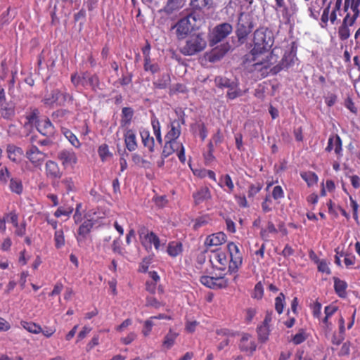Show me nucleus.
<instances>
[{
	"instance_id": "obj_20",
	"label": "nucleus",
	"mask_w": 360,
	"mask_h": 360,
	"mask_svg": "<svg viewBox=\"0 0 360 360\" xmlns=\"http://www.w3.org/2000/svg\"><path fill=\"white\" fill-rule=\"evenodd\" d=\"M140 136L141 138V142L144 147L147 148L149 152L153 153L155 150V140L153 136H150V133L147 129H140Z\"/></svg>"
},
{
	"instance_id": "obj_4",
	"label": "nucleus",
	"mask_w": 360,
	"mask_h": 360,
	"mask_svg": "<svg viewBox=\"0 0 360 360\" xmlns=\"http://www.w3.org/2000/svg\"><path fill=\"white\" fill-rule=\"evenodd\" d=\"M207 46V41L202 33L193 34L189 36L185 44L181 47V53L184 56H193L202 51Z\"/></svg>"
},
{
	"instance_id": "obj_5",
	"label": "nucleus",
	"mask_w": 360,
	"mask_h": 360,
	"mask_svg": "<svg viewBox=\"0 0 360 360\" xmlns=\"http://www.w3.org/2000/svg\"><path fill=\"white\" fill-rule=\"evenodd\" d=\"M138 234L140 243L146 250H151L153 245L157 251L163 250L165 240H161L154 232L148 230L146 226H141L138 230Z\"/></svg>"
},
{
	"instance_id": "obj_64",
	"label": "nucleus",
	"mask_w": 360,
	"mask_h": 360,
	"mask_svg": "<svg viewBox=\"0 0 360 360\" xmlns=\"http://www.w3.org/2000/svg\"><path fill=\"white\" fill-rule=\"evenodd\" d=\"M262 189V186L258 184H252L250 186L249 191H248V196L249 197H253L257 193H258Z\"/></svg>"
},
{
	"instance_id": "obj_49",
	"label": "nucleus",
	"mask_w": 360,
	"mask_h": 360,
	"mask_svg": "<svg viewBox=\"0 0 360 360\" xmlns=\"http://www.w3.org/2000/svg\"><path fill=\"white\" fill-rule=\"evenodd\" d=\"M285 306V296L283 293L281 292L275 299V309L276 311L281 314Z\"/></svg>"
},
{
	"instance_id": "obj_36",
	"label": "nucleus",
	"mask_w": 360,
	"mask_h": 360,
	"mask_svg": "<svg viewBox=\"0 0 360 360\" xmlns=\"http://www.w3.org/2000/svg\"><path fill=\"white\" fill-rule=\"evenodd\" d=\"M9 188L18 195H20L23 191V186L21 180L18 178H11L9 183Z\"/></svg>"
},
{
	"instance_id": "obj_21",
	"label": "nucleus",
	"mask_w": 360,
	"mask_h": 360,
	"mask_svg": "<svg viewBox=\"0 0 360 360\" xmlns=\"http://www.w3.org/2000/svg\"><path fill=\"white\" fill-rule=\"evenodd\" d=\"M252 28L251 22H246L245 23H243L240 22V20H239L236 34L238 40L241 43H243L245 41L248 35L251 32Z\"/></svg>"
},
{
	"instance_id": "obj_12",
	"label": "nucleus",
	"mask_w": 360,
	"mask_h": 360,
	"mask_svg": "<svg viewBox=\"0 0 360 360\" xmlns=\"http://www.w3.org/2000/svg\"><path fill=\"white\" fill-rule=\"evenodd\" d=\"M58 159L60 161L64 168L73 167L77 162V157L72 150L64 149L58 152Z\"/></svg>"
},
{
	"instance_id": "obj_34",
	"label": "nucleus",
	"mask_w": 360,
	"mask_h": 360,
	"mask_svg": "<svg viewBox=\"0 0 360 360\" xmlns=\"http://www.w3.org/2000/svg\"><path fill=\"white\" fill-rule=\"evenodd\" d=\"M7 152L8 158L14 162L18 161L23 153V151L20 148L15 146H8Z\"/></svg>"
},
{
	"instance_id": "obj_31",
	"label": "nucleus",
	"mask_w": 360,
	"mask_h": 360,
	"mask_svg": "<svg viewBox=\"0 0 360 360\" xmlns=\"http://www.w3.org/2000/svg\"><path fill=\"white\" fill-rule=\"evenodd\" d=\"M182 252V244L178 241H172L169 243L167 252L171 257H175Z\"/></svg>"
},
{
	"instance_id": "obj_42",
	"label": "nucleus",
	"mask_w": 360,
	"mask_h": 360,
	"mask_svg": "<svg viewBox=\"0 0 360 360\" xmlns=\"http://www.w3.org/2000/svg\"><path fill=\"white\" fill-rule=\"evenodd\" d=\"M227 50L225 49H213L210 56H209V60L211 62H216L219 60L226 53Z\"/></svg>"
},
{
	"instance_id": "obj_45",
	"label": "nucleus",
	"mask_w": 360,
	"mask_h": 360,
	"mask_svg": "<svg viewBox=\"0 0 360 360\" xmlns=\"http://www.w3.org/2000/svg\"><path fill=\"white\" fill-rule=\"evenodd\" d=\"M144 70L146 72H150L153 74H155L160 70L159 65L158 63H151L150 58L144 59V65H143Z\"/></svg>"
},
{
	"instance_id": "obj_50",
	"label": "nucleus",
	"mask_w": 360,
	"mask_h": 360,
	"mask_svg": "<svg viewBox=\"0 0 360 360\" xmlns=\"http://www.w3.org/2000/svg\"><path fill=\"white\" fill-rule=\"evenodd\" d=\"M342 5V0H336L335 6L330 15V20L332 24H334L336 20L338 19L337 12H339V15H341L340 13V7Z\"/></svg>"
},
{
	"instance_id": "obj_54",
	"label": "nucleus",
	"mask_w": 360,
	"mask_h": 360,
	"mask_svg": "<svg viewBox=\"0 0 360 360\" xmlns=\"http://www.w3.org/2000/svg\"><path fill=\"white\" fill-rule=\"evenodd\" d=\"M272 198L276 200H280L284 198V191L281 186H276L272 191Z\"/></svg>"
},
{
	"instance_id": "obj_2",
	"label": "nucleus",
	"mask_w": 360,
	"mask_h": 360,
	"mask_svg": "<svg viewBox=\"0 0 360 360\" xmlns=\"http://www.w3.org/2000/svg\"><path fill=\"white\" fill-rule=\"evenodd\" d=\"M274 40L271 32L258 29L254 32L253 48L249 56V57H251L249 60L254 62L252 65V70L262 72L264 70L269 68V61L264 60L263 57L262 60L257 59V58L268 51L272 46Z\"/></svg>"
},
{
	"instance_id": "obj_51",
	"label": "nucleus",
	"mask_w": 360,
	"mask_h": 360,
	"mask_svg": "<svg viewBox=\"0 0 360 360\" xmlns=\"http://www.w3.org/2000/svg\"><path fill=\"white\" fill-rule=\"evenodd\" d=\"M306 339L307 334L304 330L300 329L297 333L292 336L291 340L295 345H300L304 342Z\"/></svg>"
},
{
	"instance_id": "obj_27",
	"label": "nucleus",
	"mask_w": 360,
	"mask_h": 360,
	"mask_svg": "<svg viewBox=\"0 0 360 360\" xmlns=\"http://www.w3.org/2000/svg\"><path fill=\"white\" fill-rule=\"evenodd\" d=\"M245 91L239 88V83L237 80L233 81V84L228 88L226 97L229 99L233 100L238 97L242 96Z\"/></svg>"
},
{
	"instance_id": "obj_25",
	"label": "nucleus",
	"mask_w": 360,
	"mask_h": 360,
	"mask_svg": "<svg viewBox=\"0 0 360 360\" xmlns=\"http://www.w3.org/2000/svg\"><path fill=\"white\" fill-rule=\"evenodd\" d=\"M38 131L44 136H51L54 134V127L49 119H43L38 122Z\"/></svg>"
},
{
	"instance_id": "obj_29",
	"label": "nucleus",
	"mask_w": 360,
	"mask_h": 360,
	"mask_svg": "<svg viewBox=\"0 0 360 360\" xmlns=\"http://www.w3.org/2000/svg\"><path fill=\"white\" fill-rule=\"evenodd\" d=\"M278 232L276 226L272 221H268L265 228H262L260 236L264 240H268L271 235L276 234Z\"/></svg>"
},
{
	"instance_id": "obj_57",
	"label": "nucleus",
	"mask_w": 360,
	"mask_h": 360,
	"mask_svg": "<svg viewBox=\"0 0 360 360\" xmlns=\"http://www.w3.org/2000/svg\"><path fill=\"white\" fill-rule=\"evenodd\" d=\"M155 325V323L154 321H152L150 319L146 320L144 323V327L143 329V334L144 336H148L152 329V327Z\"/></svg>"
},
{
	"instance_id": "obj_61",
	"label": "nucleus",
	"mask_w": 360,
	"mask_h": 360,
	"mask_svg": "<svg viewBox=\"0 0 360 360\" xmlns=\"http://www.w3.org/2000/svg\"><path fill=\"white\" fill-rule=\"evenodd\" d=\"M337 101V96L333 93H328L327 96L325 97V103L329 107L333 106Z\"/></svg>"
},
{
	"instance_id": "obj_32",
	"label": "nucleus",
	"mask_w": 360,
	"mask_h": 360,
	"mask_svg": "<svg viewBox=\"0 0 360 360\" xmlns=\"http://www.w3.org/2000/svg\"><path fill=\"white\" fill-rule=\"evenodd\" d=\"M218 185L221 188H224V186H226L228 188V189L227 190L225 189L224 191L229 193H232L234 189V184H233V181L229 174H225L224 176H221L219 179Z\"/></svg>"
},
{
	"instance_id": "obj_18",
	"label": "nucleus",
	"mask_w": 360,
	"mask_h": 360,
	"mask_svg": "<svg viewBox=\"0 0 360 360\" xmlns=\"http://www.w3.org/2000/svg\"><path fill=\"white\" fill-rule=\"evenodd\" d=\"M297 60L295 56L291 53H285L282 58L281 63L278 65H276L271 70L274 71V73H278L283 69H288L290 68Z\"/></svg>"
},
{
	"instance_id": "obj_19",
	"label": "nucleus",
	"mask_w": 360,
	"mask_h": 360,
	"mask_svg": "<svg viewBox=\"0 0 360 360\" xmlns=\"http://www.w3.org/2000/svg\"><path fill=\"white\" fill-rule=\"evenodd\" d=\"M226 240V236L223 232H218L208 236L205 240V245L207 247L218 246Z\"/></svg>"
},
{
	"instance_id": "obj_56",
	"label": "nucleus",
	"mask_w": 360,
	"mask_h": 360,
	"mask_svg": "<svg viewBox=\"0 0 360 360\" xmlns=\"http://www.w3.org/2000/svg\"><path fill=\"white\" fill-rule=\"evenodd\" d=\"M264 294V290L262 283H257L254 288L252 297L255 299H261Z\"/></svg>"
},
{
	"instance_id": "obj_60",
	"label": "nucleus",
	"mask_w": 360,
	"mask_h": 360,
	"mask_svg": "<svg viewBox=\"0 0 360 360\" xmlns=\"http://www.w3.org/2000/svg\"><path fill=\"white\" fill-rule=\"evenodd\" d=\"M318 269L319 271L322 272V273H325L326 274H330V268L328 267V265L326 262V260H321L318 264Z\"/></svg>"
},
{
	"instance_id": "obj_40",
	"label": "nucleus",
	"mask_w": 360,
	"mask_h": 360,
	"mask_svg": "<svg viewBox=\"0 0 360 360\" xmlns=\"http://www.w3.org/2000/svg\"><path fill=\"white\" fill-rule=\"evenodd\" d=\"M170 83V77L168 74L162 75L159 79L153 82L156 88L163 89H166Z\"/></svg>"
},
{
	"instance_id": "obj_7",
	"label": "nucleus",
	"mask_w": 360,
	"mask_h": 360,
	"mask_svg": "<svg viewBox=\"0 0 360 360\" xmlns=\"http://www.w3.org/2000/svg\"><path fill=\"white\" fill-rule=\"evenodd\" d=\"M232 30L231 25L228 22H224L216 26L212 33L210 44L214 45L220 42L230 34Z\"/></svg>"
},
{
	"instance_id": "obj_38",
	"label": "nucleus",
	"mask_w": 360,
	"mask_h": 360,
	"mask_svg": "<svg viewBox=\"0 0 360 360\" xmlns=\"http://www.w3.org/2000/svg\"><path fill=\"white\" fill-rule=\"evenodd\" d=\"M257 330L259 340L262 342L267 341L271 331L270 326L262 323Z\"/></svg>"
},
{
	"instance_id": "obj_35",
	"label": "nucleus",
	"mask_w": 360,
	"mask_h": 360,
	"mask_svg": "<svg viewBox=\"0 0 360 360\" xmlns=\"http://www.w3.org/2000/svg\"><path fill=\"white\" fill-rule=\"evenodd\" d=\"M20 325L26 330L33 334H39L42 331L41 327L34 322L22 321Z\"/></svg>"
},
{
	"instance_id": "obj_48",
	"label": "nucleus",
	"mask_w": 360,
	"mask_h": 360,
	"mask_svg": "<svg viewBox=\"0 0 360 360\" xmlns=\"http://www.w3.org/2000/svg\"><path fill=\"white\" fill-rule=\"evenodd\" d=\"M233 81L223 77H217L214 79L215 84L218 87L226 89L230 87Z\"/></svg>"
},
{
	"instance_id": "obj_33",
	"label": "nucleus",
	"mask_w": 360,
	"mask_h": 360,
	"mask_svg": "<svg viewBox=\"0 0 360 360\" xmlns=\"http://www.w3.org/2000/svg\"><path fill=\"white\" fill-rule=\"evenodd\" d=\"M0 112L2 117L6 120L12 119L15 115V108L11 104H3L0 106Z\"/></svg>"
},
{
	"instance_id": "obj_17",
	"label": "nucleus",
	"mask_w": 360,
	"mask_h": 360,
	"mask_svg": "<svg viewBox=\"0 0 360 360\" xmlns=\"http://www.w3.org/2000/svg\"><path fill=\"white\" fill-rule=\"evenodd\" d=\"M45 170L46 174L49 179H57L62 176V172L60 171L58 165L53 160H48L46 162Z\"/></svg>"
},
{
	"instance_id": "obj_41",
	"label": "nucleus",
	"mask_w": 360,
	"mask_h": 360,
	"mask_svg": "<svg viewBox=\"0 0 360 360\" xmlns=\"http://www.w3.org/2000/svg\"><path fill=\"white\" fill-rule=\"evenodd\" d=\"M133 117V110L131 108H123L122 110L121 124L125 126L130 123Z\"/></svg>"
},
{
	"instance_id": "obj_28",
	"label": "nucleus",
	"mask_w": 360,
	"mask_h": 360,
	"mask_svg": "<svg viewBox=\"0 0 360 360\" xmlns=\"http://www.w3.org/2000/svg\"><path fill=\"white\" fill-rule=\"evenodd\" d=\"M179 336V333L169 329V332L165 336L162 342V347L167 349H169L175 343V340Z\"/></svg>"
},
{
	"instance_id": "obj_47",
	"label": "nucleus",
	"mask_w": 360,
	"mask_h": 360,
	"mask_svg": "<svg viewBox=\"0 0 360 360\" xmlns=\"http://www.w3.org/2000/svg\"><path fill=\"white\" fill-rule=\"evenodd\" d=\"M98 153L103 162L112 156V153L109 151L108 146L106 144H103L98 147Z\"/></svg>"
},
{
	"instance_id": "obj_44",
	"label": "nucleus",
	"mask_w": 360,
	"mask_h": 360,
	"mask_svg": "<svg viewBox=\"0 0 360 360\" xmlns=\"http://www.w3.org/2000/svg\"><path fill=\"white\" fill-rule=\"evenodd\" d=\"M301 176L309 186H312L316 184L318 181L317 175L312 172H303L301 174Z\"/></svg>"
},
{
	"instance_id": "obj_26",
	"label": "nucleus",
	"mask_w": 360,
	"mask_h": 360,
	"mask_svg": "<svg viewBox=\"0 0 360 360\" xmlns=\"http://www.w3.org/2000/svg\"><path fill=\"white\" fill-rule=\"evenodd\" d=\"M181 143L177 141L166 140L163 147L162 158L165 159L175 151H178Z\"/></svg>"
},
{
	"instance_id": "obj_30",
	"label": "nucleus",
	"mask_w": 360,
	"mask_h": 360,
	"mask_svg": "<svg viewBox=\"0 0 360 360\" xmlns=\"http://www.w3.org/2000/svg\"><path fill=\"white\" fill-rule=\"evenodd\" d=\"M347 288V283L338 278H334V288L335 292L340 297H345L346 296V289Z\"/></svg>"
},
{
	"instance_id": "obj_1",
	"label": "nucleus",
	"mask_w": 360,
	"mask_h": 360,
	"mask_svg": "<svg viewBox=\"0 0 360 360\" xmlns=\"http://www.w3.org/2000/svg\"><path fill=\"white\" fill-rule=\"evenodd\" d=\"M210 251V262L220 270H225L228 266V271L234 273L242 264V254L238 245L233 242L228 243L226 250L216 249Z\"/></svg>"
},
{
	"instance_id": "obj_13",
	"label": "nucleus",
	"mask_w": 360,
	"mask_h": 360,
	"mask_svg": "<svg viewBox=\"0 0 360 360\" xmlns=\"http://www.w3.org/2000/svg\"><path fill=\"white\" fill-rule=\"evenodd\" d=\"M176 34L179 39H184L193 29V25L191 22L190 18H184L178 21L174 26Z\"/></svg>"
},
{
	"instance_id": "obj_9",
	"label": "nucleus",
	"mask_w": 360,
	"mask_h": 360,
	"mask_svg": "<svg viewBox=\"0 0 360 360\" xmlns=\"http://www.w3.org/2000/svg\"><path fill=\"white\" fill-rule=\"evenodd\" d=\"M217 340L220 341L217 346L218 351L224 349L229 345V339L236 335V333L228 328H218L215 331Z\"/></svg>"
},
{
	"instance_id": "obj_62",
	"label": "nucleus",
	"mask_w": 360,
	"mask_h": 360,
	"mask_svg": "<svg viewBox=\"0 0 360 360\" xmlns=\"http://www.w3.org/2000/svg\"><path fill=\"white\" fill-rule=\"evenodd\" d=\"M272 201L270 199L269 196H266L264 199V200L262 203V209L264 212H269L271 211L272 207Z\"/></svg>"
},
{
	"instance_id": "obj_63",
	"label": "nucleus",
	"mask_w": 360,
	"mask_h": 360,
	"mask_svg": "<svg viewBox=\"0 0 360 360\" xmlns=\"http://www.w3.org/2000/svg\"><path fill=\"white\" fill-rule=\"evenodd\" d=\"M146 304L155 309L159 308L162 305V304L156 298L152 296L147 297Z\"/></svg>"
},
{
	"instance_id": "obj_52",
	"label": "nucleus",
	"mask_w": 360,
	"mask_h": 360,
	"mask_svg": "<svg viewBox=\"0 0 360 360\" xmlns=\"http://www.w3.org/2000/svg\"><path fill=\"white\" fill-rule=\"evenodd\" d=\"M73 212L72 207H59L54 213L56 217H60L61 216L69 217Z\"/></svg>"
},
{
	"instance_id": "obj_8",
	"label": "nucleus",
	"mask_w": 360,
	"mask_h": 360,
	"mask_svg": "<svg viewBox=\"0 0 360 360\" xmlns=\"http://www.w3.org/2000/svg\"><path fill=\"white\" fill-rule=\"evenodd\" d=\"M185 120L184 115H180L178 119L170 122L168 126L169 130L165 135L166 140L177 141L181 133V127L184 124Z\"/></svg>"
},
{
	"instance_id": "obj_16",
	"label": "nucleus",
	"mask_w": 360,
	"mask_h": 360,
	"mask_svg": "<svg viewBox=\"0 0 360 360\" xmlns=\"http://www.w3.org/2000/svg\"><path fill=\"white\" fill-rule=\"evenodd\" d=\"M124 143L127 149L130 151H134L138 148L136 133L135 130L127 129L124 133Z\"/></svg>"
},
{
	"instance_id": "obj_24",
	"label": "nucleus",
	"mask_w": 360,
	"mask_h": 360,
	"mask_svg": "<svg viewBox=\"0 0 360 360\" xmlns=\"http://www.w3.org/2000/svg\"><path fill=\"white\" fill-rule=\"evenodd\" d=\"M211 197L210 191L207 187H202L193 193L194 202L197 205L210 199Z\"/></svg>"
},
{
	"instance_id": "obj_3",
	"label": "nucleus",
	"mask_w": 360,
	"mask_h": 360,
	"mask_svg": "<svg viewBox=\"0 0 360 360\" xmlns=\"http://www.w3.org/2000/svg\"><path fill=\"white\" fill-rule=\"evenodd\" d=\"M360 0H345L344 12L347 13L342 25L339 28L338 34L342 40L347 39L350 36L348 26H352L359 14Z\"/></svg>"
},
{
	"instance_id": "obj_23",
	"label": "nucleus",
	"mask_w": 360,
	"mask_h": 360,
	"mask_svg": "<svg viewBox=\"0 0 360 360\" xmlns=\"http://www.w3.org/2000/svg\"><path fill=\"white\" fill-rule=\"evenodd\" d=\"M334 150L335 153L340 155L342 153V141L338 135L330 136L328 139V146L326 150L328 152Z\"/></svg>"
},
{
	"instance_id": "obj_10",
	"label": "nucleus",
	"mask_w": 360,
	"mask_h": 360,
	"mask_svg": "<svg viewBox=\"0 0 360 360\" xmlns=\"http://www.w3.org/2000/svg\"><path fill=\"white\" fill-rule=\"evenodd\" d=\"M26 157L34 166L37 167L43 163L46 155L40 151L36 146L31 145L26 151Z\"/></svg>"
},
{
	"instance_id": "obj_53",
	"label": "nucleus",
	"mask_w": 360,
	"mask_h": 360,
	"mask_svg": "<svg viewBox=\"0 0 360 360\" xmlns=\"http://www.w3.org/2000/svg\"><path fill=\"white\" fill-rule=\"evenodd\" d=\"M181 7V0H168L165 11L168 13H172Z\"/></svg>"
},
{
	"instance_id": "obj_46",
	"label": "nucleus",
	"mask_w": 360,
	"mask_h": 360,
	"mask_svg": "<svg viewBox=\"0 0 360 360\" xmlns=\"http://www.w3.org/2000/svg\"><path fill=\"white\" fill-rule=\"evenodd\" d=\"M191 5L198 9L210 8L213 4V0H191Z\"/></svg>"
},
{
	"instance_id": "obj_58",
	"label": "nucleus",
	"mask_w": 360,
	"mask_h": 360,
	"mask_svg": "<svg viewBox=\"0 0 360 360\" xmlns=\"http://www.w3.org/2000/svg\"><path fill=\"white\" fill-rule=\"evenodd\" d=\"M321 308L322 306L320 302H316L315 303H314L312 306V314L315 318L321 319Z\"/></svg>"
},
{
	"instance_id": "obj_59",
	"label": "nucleus",
	"mask_w": 360,
	"mask_h": 360,
	"mask_svg": "<svg viewBox=\"0 0 360 360\" xmlns=\"http://www.w3.org/2000/svg\"><path fill=\"white\" fill-rule=\"evenodd\" d=\"M122 241L120 238L115 239L112 244V249L115 253L122 255V248L121 247Z\"/></svg>"
},
{
	"instance_id": "obj_39",
	"label": "nucleus",
	"mask_w": 360,
	"mask_h": 360,
	"mask_svg": "<svg viewBox=\"0 0 360 360\" xmlns=\"http://www.w3.org/2000/svg\"><path fill=\"white\" fill-rule=\"evenodd\" d=\"M70 115V112L69 110L60 109L53 112L52 117L53 120H56L58 122H63L68 120Z\"/></svg>"
},
{
	"instance_id": "obj_43",
	"label": "nucleus",
	"mask_w": 360,
	"mask_h": 360,
	"mask_svg": "<svg viewBox=\"0 0 360 360\" xmlns=\"http://www.w3.org/2000/svg\"><path fill=\"white\" fill-rule=\"evenodd\" d=\"M54 242L57 249H60L65 245L64 233L62 229L56 230L54 233Z\"/></svg>"
},
{
	"instance_id": "obj_11",
	"label": "nucleus",
	"mask_w": 360,
	"mask_h": 360,
	"mask_svg": "<svg viewBox=\"0 0 360 360\" xmlns=\"http://www.w3.org/2000/svg\"><path fill=\"white\" fill-rule=\"evenodd\" d=\"M238 347L241 352L252 354L257 349V343L252 335L248 333H243Z\"/></svg>"
},
{
	"instance_id": "obj_22",
	"label": "nucleus",
	"mask_w": 360,
	"mask_h": 360,
	"mask_svg": "<svg viewBox=\"0 0 360 360\" xmlns=\"http://www.w3.org/2000/svg\"><path fill=\"white\" fill-rule=\"evenodd\" d=\"M100 82L98 77L96 75H90L87 72L82 74V86H89L93 90L96 91L99 87Z\"/></svg>"
},
{
	"instance_id": "obj_14",
	"label": "nucleus",
	"mask_w": 360,
	"mask_h": 360,
	"mask_svg": "<svg viewBox=\"0 0 360 360\" xmlns=\"http://www.w3.org/2000/svg\"><path fill=\"white\" fill-rule=\"evenodd\" d=\"M93 222L89 220H85L82 225L79 227L77 231V240L79 246H83L85 243L86 237L90 233L91 229L93 227Z\"/></svg>"
},
{
	"instance_id": "obj_15",
	"label": "nucleus",
	"mask_w": 360,
	"mask_h": 360,
	"mask_svg": "<svg viewBox=\"0 0 360 360\" xmlns=\"http://www.w3.org/2000/svg\"><path fill=\"white\" fill-rule=\"evenodd\" d=\"M200 281L202 285L210 288H223L226 285L224 277L202 276Z\"/></svg>"
},
{
	"instance_id": "obj_37",
	"label": "nucleus",
	"mask_w": 360,
	"mask_h": 360,
	"mask_svg": "<svg viewBox=\"0 0 360 360\" xmlns=\"http://www.w3.org/2000/svg\"><path fill=\"white\" fill-rule=\"evenodd\" d=\"M63 134L70 141V143L75 148L80 147V142L77 137L68 129L63 127L61 129Z\"/></svg>"
},
{
	"instance_id": "obj_6",
	"label": "nucleus",
	"mask_w": 360,
	"mask_h": 360,
	"mask_svg": "<svg viewBox=\"0 0 360 360\" xmlns=\"http://www.w3.org/2000/svg\"><path fill=\"white\" fill-rule=\"evenodd\" d=\"M72 101V96L67 92L65 88L63 89H53L50 93L44 96L43 102L45 105L52 106L54 104L57 105H64L65 103Z\"/></svg>"
},
{
	"instance_id": "obj_55",
	"label": "nucleus",
	"mask_w": 360,
	"mask_h": 360,
	"mask_svg": "<svg viewBox=\"0 0 360 360\" xmlns=\"http://www.w3.org/2000/svg\"><path fill=\"white\" fill-rule=\"evenodd\" d=\"M62 184H64L68 193L75 190V184L71 177H66L63 179Z\"/></svg>"
}]
</instances>
